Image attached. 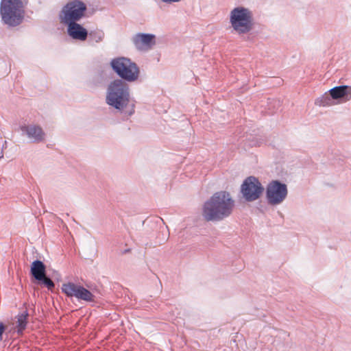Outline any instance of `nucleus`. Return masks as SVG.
Instances as JSON below:
<instances>
[{"instance_id":"nucleus-7","label":"nucleus","mask_w":351,"mask_h":351,"mask_svg":"<svg viewBox=\"0 0 351 351\" xmlns=\"http://www.w3.org/2000/svg\"><path fill=\"white\" fill-rule=\"evenodd\" d=\"M287 195V186L280 180H271L266 186V199L267 203L271 206L280 204L285 201Z\"/></svg>"},{"instance_id":"nucleus-11","label":"nucleus","mask_w":351,"mask_h":351,"mask_svg":"<svg viewBox=\"0 0 351 351\" xmlns=\"http://www.w3.org/2000/svg\"><path fill=\"white\" fill-rule=\"evenodd\" d=\"M23 134H25L33 143H40L44 141L45 133L42 128L34 124L23 125L21 127Z\"/></svg>"},{"instance_id":"nucleus-18","label":"nucleus","mask_w":351,"mask_h":351,"mask_svg":"<svg viewBox=\"0 0 351 351\" xmlns=\"http://www.w3.org/2000/svg\"><path fill=\"white\" fill-rule=\"evenodd\" d=\"M6 326L2 322H0V341L3 340V335L5 332Z\"/></svg>"},{"instance_id":"nucleus-1","label":"nucleus","mask_w":351,"mask_h":351,"mask_svg":"<svg viewBox=\"0 0 351 351\" xmlns=\"http://www.w3.org/2000/svg\"><path fill=\"white\" fill-rule=\"evenodd\" d=\"M234 206V201L229 192L221 191L215 193L202 208V216L207 221H219L228 217Z\"/></svg>"},{"instance_id":"nucleus-16","label":"nucleus","mask_w":351,"mask_h":351,"mask_svg":"<svg viewBox=\"0 0 351 351\" xmlns=\"http://www.w3.org/2000/svg\"><path fill=\"white\" fill-rule=\"evenodd\" d=\"M105 36L104 32L101 29H94L88 32V40L90 45H93L95 43H98L101 42Z\"/></svg>"},{"instance_id":"nucleus-14","label":"nucleus","mask_w":351,"mask_h":351,"mask_svg":"<svg viewBox=\"0 0 351 351\" xmlns=\"http://www.w3.org/2000/svg\"><path fill=\"white\" fill-rule=\"evenodd\" d=\"M334 100L343 99L345 101L351 99V86L342 85L335 86L328 90Z\"/></svg>"},{"instance_id":"nucleus-9","label":"nucleus","mask_w":351,"mask_h":351,"mask_svg":"<svg viewBox=\"0 0 351 351\" xmlns=\"http://www.w3.org/2000/svg\"><path fill=\"white\" fill-rule=\"evenodd\" d=\"M61 289L68 298H75L78 300H83L87 302H91L95 300V295L89 290L82 285L73 282L63 283Z\"/></svg>"},{"instance_id":"nucleus-17","label":"nucleus","mask_w":351,"mask_h":351,"mask_svg":"<svg viewBox=\"0 0 351 351\" xmlns=\"http://www.w3.org/2000/svg\"><path fill=\"white\" fill-rule=\"evenodd\" d=\"M335 103L332 95L330 93L327 92L322 95L321 97L317 98L315 101V104L319 106H330L334 105Z\"/></svg>"},{"instance_id":"nucleus-10","label":"nucleus","mask_w":351,"mask_h":351,"mask_svg":"<svg viewBox=\"0 0 351 351\" xmlns=\"http://www.w3.org/2000/svg\"><path fill=\"white\" fill-rule=\"evenodd\" d=\"M30 274L39 284L43 285L49 290H52L55 287V283L49 277L47 276L46 265L43 261H34L31 265Z\"/></svg>"},{"instance_id":"nucleus-5","label":"nucleus","mask_w":351,"mask_h":351,"mask_svg":"<svg viewBox=\"0 0 351 351\" xmlns=\"http://www.w3.org/2000/svg\"><path fill=\"white\" fill-rule=\"evenodd\" d=\"M112 71L125 82H133L138 80L140 70L138 65L130 58L118 57L111 60Z\"/></svg>"},{"instance_id":"nucleus-12","label":"nucleus","mask_w":351,"mask_h":351,"mask_svg":"<svg viewBox=\"0 0 351 351\" xmlns=\"http://www.w3.org/2000/svg\"><path fill=\"white\" fill-rule=\"evenodd\" d=\"M155 35L146 33H138L132 38V42L139 50L151 49L156 44Z\"/></svg>"},{"instance_id":"nucleus-13","label":"nucleus","mask_w":351,"mask_h":351,"mask_svg":"<svg viewBox=\"0 0 351 351\" xmlns=\"http://www.w3.org/2000/svg\"><path fill=\"white\" fill-rule=\"evenodd\" d=\"M67 34L73 40L85 41L88 36V31L77 22L66 24Z\"/></svg>"},{"instance_id":"nucleus-21","label":"nucleus","mask_w":351,"mask_h":351,"mask_svg":"<svg viewBox=\"0 0 351 351\" xmlns=\"http://www.w3.org/2000/svg\"><path fill=\"white\" fill-rule=\"evenodd\" d=\"M130 249L125 250V252H124V253L129 252H130Z\"/></svg>"},{"instance_id":"nucleus-19","label":"nucleus","mask_w":351,"mask_h":351,"mask_svg":"<svg viewBox=\"0 0 351 351\" xmlns=\"http://www.w3.org/2000/svg\"><path fill=\"white\" fill-rule=\"evenodd\" d=\"M134 107H135L134 101L132 100V104H131V110L128 112V114L130 116H131L132 114H133L134 113Z\"/></svg>"},{"instance_id":"nucleus-20","label":"nucleus","mask_w":351,"mask_h":351,"mask_svg":"<svg viewBox=\"0 0 351 351\" xmlns=\"http://www.w3.org/2000/svg\"><path fill=\"white\" fill-rule=\"evenodd\" d=\"M181 0H161L162 2L166 3H178L180 2Z\"/></svg>"},{"instance_id":"nucleus-8","label":"nucleus","mask_w":351,"mask_h":351,"mask_svg":"<svg viewBox=\"0 0 351 351\" xmlns=\"http://www.w3.org/2000/svg\"><path fill=\"white\" fill-rule=\"evenodd\" d=\"M264 190L265 189L258 178L251 176L243 180L240 191L246 202H252L259 199Z\"/></svg>"},{"instance_id":"nucleus-15","label":"nucleus","mask_w":351,"mask_h":351,"mask_svg":"<svg viewBox=\"0 0 351 351\" xmlns=\"http://www.w3.org/2000/svg\"><path fill=\"white\" fill-rule=\"evenodd\" d=\"M29 313L27 311H25L21 314L17 316L16 322V332L19 335H21L25 330L27 324V317Z\"/></svg>"},{"instance_id":"nucleus-6","label":"nucleus","mask_w":351,"mask_h":351,"mask_svg":"<svg viewBox=\"0 0 351 351\" xmlns=\"http://www.w3.org/2000/svg\"><path fill=\"white\" fill-rule=\"evenodd\" d=\"M86 5L81 0L67 2L58 14L60 21L66 25L80 21L85 15Z\"/></svg>"},{"instance_id":"nucleus-4","label":"nucleus","mask_w":351,"mask_h":351,"mask_svg":"<svg viewBox=\"0 0 351 351\" xmlns=\"http://www.w3.org/2000/svg\"><path fill=\"white\" fill-rule=\"evenodd\" d=\"M0 15L2 22L9 27H16L23 21L25 9L21 0H1Z\"/></svg>"},{"instance_id":"nucleus-2","label":"nucleus","mask_w":351,"mask_h":351,"mask_svg":"<svg viewBox=\"0 0 351 351\" xmlns=\"http://www.w3.org/2000/svg\"><path fill=\"white\" fill-rule=\"evenodd\" d=\"M132 101L129 84L121 79H116L107 86L106 103L118 111L124 110Z\"/></svg>"},{"instance_id":"nucleus-3","label":"nucleus","mask_w":351,"mask_h":351,"mask_svg":"<svg viewBox=\"0 0 351 351\" xmlns=\"http://www.w3.org/2000/svg\"><path fill=\"white\" fill-rule=\"evenodd\" d=\"M229 19L231 27L239 35L248 34L254 27L253 12L244 6L234 8L230 12Z\"/></svg>"}]
</instances>
